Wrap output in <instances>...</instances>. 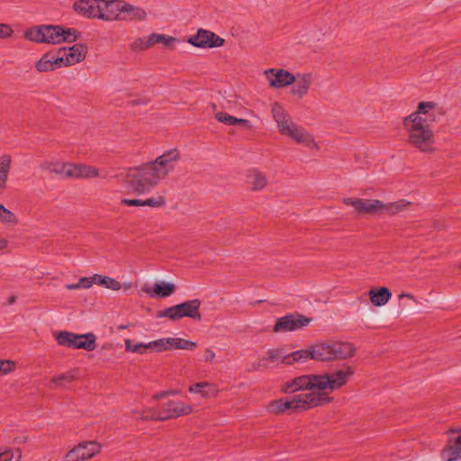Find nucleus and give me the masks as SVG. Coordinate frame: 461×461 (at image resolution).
Here are the masks:
<instances>
[{
	"mask_svg": "<svg viewBox=\"0 0 461 461\" xmlns=\"http://www.w3.org/2000/svg\"><path fill=\"white\" fill-rule=\"evenodd\" d=\"M122 0H102L99 20L106 22H120Z\"/></svg>",
	"mask_w": 461,
	"mask_h": 461,
	"instance_id": "nucleus-16",
	"label": "nucleus"
},
{
	"mask_svg": "<svg viewBox=\"0 0 461 461\" xmlns=\"http://www.w3.org/2000/svg\"><path fill=\"white\" fill-rule=\"evenodd\" d=\"M443 112L434 102H420L417 110L407 117H412L417 122L431 127L432 123L438 122L443 115Z\"/></svg>",
	"mask_w": 461,
	"mask_h": 461,
	"instance_id": "nucleus-7",
	"label": "nucleus"
},
{
	"mask_svg": "<svg viewBox=\"0 0 461 461\" xmlns=\"http://www.w3.org/2000/svg\"><path fill=\"white\" fill-rule=\"evenodd\" d=\"M75 340V349L93 351L96 348V336L93 332L77 334Z\"/></svg>",
	"mask_w": 461,
	"mask_h": 461,
	"instance_id": "nucleus-28",
	"label": "nucleus"
},
{
	"mask_svg": "<svg viewBox=\"0 0 461 461\" xmlns=\"http://www.w3.org/2000/svg\"><path fill=\"white\" fill-rule=\"evenodd\" d=\"M102 0H77L73 5L74 11L89 19H98Z\"/></svg>",
	"mask_w": 461,
	"mask_h": 461,
	"instance_id": "nucleus-18",
	"label": "nucleus"
},
{
	"mask_svg": "<svg viewBox=\"0 0 461 461\" xmlns=\"http://www.w3.org/2000/svg\"><path fill=\"white\" fill-rule=\"evenodd\" d=\"M79 35L80 32L74 28L45 24L44 43L56 45L62 42H73L78 39Z\"/></svg>",
	"mask_w": 461,
	"mask_h": 461,
	"instance_id": "nucleus-6",
	"label": "nucleus"
},
{
	"mask_svg": "<svg viewBox=\"0 0 461 461\" xmlns=\"http://www.w3.org/2000/svg\"><path fill=\"white\" fill-rule=\"evenodd\" d=\"M411 118L406 116L403 119V127L408 134L407 142L420 152H434L435 136L432 128L422 125Z\"/></svg>",
	"mask_w": 461,
	"mask_h": 461,
	"instance_id": "nucleus-4",
	"label": "nucleus"
},
{
	"mask_svg": "<svg viewBox=\"0 0 461 461\" xmlns=\"http://www.w3.org/2000/svg\"><path fill=\"white\" fill-rule=\"evenodd\" d=\"M271 113L279 132L293 122L288 112L277 102L272 104Z\"/></svg>",
	"mask_w": 461,
	"mask_h": 461,
	"instance_id": "nucleus-24",
	"label": "nucleus"
},
{
	"mask_svg": "<svg viewBox=\"0 0 461 461\" xmlns=\"http://www.w3.org/2000/svg\"><path fill=\"white\" fill-rule=\"evenodd\" d=\"M44 32L45 24L32 26L24 32V38L32 42L44 43Z\"/></svg>",
	"mask_w": 461,
	"mask_h": 461,
	"instance_id": "nucleus-36",
	"label": "nucleus"
},
{
	"mask_svg": "<svg viewBox=\"0 0 461 461\" xmlns=\"http://www.w3.org/2000/svg\"><path fill=\"white\" fill-rule=\"evenodd\" d=\"M144 351L146 352L148 349L155 350V346L153 344V341H150L149 343H143Z\"/></svg>",
	"mask_w": 461,
	"mask_h": 461,
	"instance_id": "nucleus-57",
	"label": "nucleus"
},
{
	"mask_svg": "<svg viewBox=\"0 0 461 461\" xmlns=\"http://www.w3.org/2000/svg\"><path fill=\"white\" fill-rule=\"evenodd\" d=\"M14 367V363L13 361H9V365H2L1 366V373L0 374H7L12 371Z\"/></svg>",
	"mask_w": 461,
	"mask_h": 461,
	"instance_id": "nucleus-54",
	"label": "nucleus"
},
{
	"mask_svg": "<svg viewBox=\"0 0 461 461\" xmlns=\"http://www.w3.org/2000/svg\"><path fill=\"white\" fill-rule=\"evenodd\" d=\"M270 366L267 357L258 358V362L251 365V370L258 371L267 369Z\"/></svg>",
	"mask_w": 461,
	"mask_h": 461,
	"instance_id": "nucleus-48",
	"label": "nucleus"
},
{
	"mask_svg": "<svg viewBox=\"0 0 461 461\" xmlns=\"http://www.w3.org/2000/svg\"><path fill=\"white\" fill-rule=\"evenodd\" d=\"M150 37L152 46L156 43H162L170 50H173L175 48L174 45L177 41L176 38L166 34L151 33Z\"/></svg>",
	"mask_w": 461,
	"mask_h": 461,
	"instance_id": "nucleus-40",
	"label": "nucleus"
},
{
	"mask_svg": "<svg viewBox=\"0 0 461 461\" xmlns=\"http://www.w3.org/2000/svg\"><path fill=\"white\" fill-rule=\"evenodd\" d=\"M332 360L348 359L356 353V348L349 342L334 341L331 342Z\"/></svg>",
	"mask_w": 461,
	"mask_h": 461,
	"instance_id": "nucleus-23",
	"label": "nucleus"
},
{
	"mask_svg": "<svg viewBox=\"0 0 461 461\" xmlns=\"http://www.w3.org/2000/svg\"><path fill=\"white\" fill-rule=\"evenodd\" d=\"M192 411L193 408L189 404L177 401H169L159 410L158 416L145 415L142 419L145 420H167L188 415Z\"/></svg>",
	"mask_w": 461,
	"mask_h": 461,
	"instance_id": "nucleus-8",
	"label": "nucleus"
},
{
	"mask_svg": "<svg viewBox=\"0 0 461 461\" xmlns=\"http://www.w3.org/2000/svg\"><path fill=\"white\" fill-rule=\"evenodd\" d=\"M215 118L226 125H238L246 130H251L252 123L250 121L241 118H237L228 114L224 112H219L215 114Z\"/></svg>",
	"mask_w": 461,
	"mask_h": 461,
	"instance_id": "nucleus-27",
	"label": "nucleus"
},
{
	"mask_svg": "<svg viewBox=\"0 0 461 461\" xmlns=\"http://www.w3.org/2000/svg\"><path fill=\"white\" fill-rule=\"evenodd\" d=\"M411 204V202L405 199H400L398 201L385 203L382 201V208L380 213H385L388 215H395L403 210L407 209V207Z\"/></svg>",
	"mask_w": 461,
	"mask_h": 461,
	"instance_id": "nucleus-32",
	"label": "nucleus"
},
{
	"mask_svg": "<svg viewBox=\"0 0 461 461\" xmlns=\"http://www.w3.org/2000/svg\"><path fill=\"white\" fill-rule=\"evenodd\" d=\"M333 398H326L324 393H300L291 397L272 401L268 411L272 413H283L286 411L294 412L307 411L331 402Z\"/></svg>",
	"mask_w": 461,
	"mask_h": 461,
	"instance_id": "nucleus-3",
	"label": "nucleus"
},
{
	"mask_svg": "<svg viewBox=\"0 0 461 461\" xmlns=\"http://www.w3.org/2000/svg\"><path fill=\"white\" fill-rule=\"evenodd\" d=\"M76 379V375L73 372H67L51 378V383L56 386H63L65 384L72 383Z\"/></svg>",
	"mask_w": 461,
	"mask_h": 461,
	"instance_id": "nucleus-43",
	"label": "nucleus"
},
{
	"mask_svg": "<svg viewBox=\"0 0 461 461\" xmlns=\"http://www.w3.org/2000/svg\"><path fill=\"white\" fill-rule=\"evenodd\" d=\"M126 328H127V326H126V325H120V326L118 327V329H119V330H122V329H126Z\"/></svg>",
	"mask_w": 461,
	"mask_h": 461,
	"instance_id": "nucleus-64",
	"label": "nucleus"
},
{
	"mask_svg": "<svg viewBox=\"0 0 461 461\" xmlns=\"http://www.w3.org/2000/svg\"><path fill=\"white\" fill-rule=\"evenodd\" d=\"M165 204H166V199L161 195H158L156 197H150V198L143 200L144 206L159 208V207L164 206Z\"/></svg>",
	"mask_w": 461,
	"mask_h": 461,
	"instance_id": "nucleus-46",
	"label": "nucleus"
},
{
	"mask_svg": "<svg viewBox=\"0 0 461 461\" xmlns=\"http://www.w3.org/2000/svg\"><path fill=\"white\" fill-rule=\"evenodd\" d=\"M167 392L169 393V395H175V394H177L179 393L176 390H169V391H167Z\"/></svg>",
	"mask_w": 461,
	"mask_h": 461,
	"instance_id": "nucleus-63",
	"label": "nucleus"
},
{
	"mask_svg": "<svg viewBox=\"0 0 461 461\" xmlns=\"http://www.w3.org/2000/svg\"><path fill=\"white\" fill-rule=\"evenodd\" d=\"M188 391L192 393L201 394L203 397L214 396L217 393L214 385L207 382L196 383L189 386Z\"/></svg>",
	"mask_w": 461,
	"mask_h": 461,
	"instance_id": "nucleus-34",
	"label": "nucleus"
},
{
	"mask_svg": "<svg viewBox=\"0 0 461 461\" xmlns=\"http://www.w3.org/2000/svg\"><path fill=\"white\" fill-rule=\"evenodd\" d=\"M145 415H155V416H158V414H156L152 410H145V411H142L141 416H140V419L144 420L142 419V417L145 416Z\"/></svg>",
	"mask_w": 461,
	"mask_h": 461,
	"instance_id": "nucleus-59",
	"label": "nucleus"
},
{
	"mask_svg": "<svg viewBox=\"0 0 461 461\" xmlns=\"http://www.w3.org/2000/svg\"><path fill=\"white\" fill-rule=\"evenodd\" d=\"M56 340L59 346L75 349L77 334L70 331H59L55 334Z\"/></svg>",
	"mask_w": 461,
	"mask_h": 461,
	"instance_id": "nucleus-37",
	"label": "nucleus"
},
{
	"mask_svg": "<svg viewBox=\"0 0 461 461\" xmlns=\"http://www.w3.org/2000/svg\"><path fill=\"white\" fill-rule=\"evenodd\" d=\"M313 75L312 73L297 74L291 93L298 98H303L309 94L313 84Z\"/></svg>",
	"mask_w": 461,
	"mask_h": 461,
	"instance_id": "nucleus-20",
	"label": "nucleus"
},
{
	"mask_svg": "<svg viewBox=\"0 0 461 461\" xmlns=\"http://www.w3.org/2000/svg\"><path fill=\"white\" fill-rule=\"evenodd\" d=\"M153 344L155 346V351L161 352L164 350H167L165 339H159L153 341Z\"/></svg>",
	"mask_w": 461,
	"mask_h": 461,
	"instance_id": "nucleus-52",
	"label": "nucleus"
},
{
	"mask_svg": "<svg viewBox=\"0 0 461 461\" xmlns=\"http://www.w3.org/2000/svg\"><path fill=\"white\" fill-rule=\"evenodd\" d=\"M147 17L148 14L144 8L122 0L120 22H143Z\"/></svg>",
	"mask_w": 461,
	"mask_h": 461,
	"instance_id": "nucleus-17",
	"label": "nucleus"
},
{
	"mask_svg": "<svg viewBox=\"0 0 461 461\" xmlns=\"http://www.w3.org/2000/svg\"><path fill=\"white\" fill-rule=\"evenodd\" d=\"M346 205L352 206L357 214H375L380 213L382 201L378 199L344 198Z\"/></svg>",
	"mask_w": 461,
	"mask_h": 461,
	"instance_id": "nucleus-13",
	"label": "nucleus"
},
{
	"mask_svg": "<svg viewBox=\"0 0 461 461\" xmlns=\"http://www.w3.org/2000/svg\"><path fill=\"white\" fill-rule=\"evenodd\" d=\"M187 42L196 48L212 49L223 46L225 41L216 33L200 28L194 35L187 39Z\"/></svg>",
	"mask_w": 461,
	"mask_h": 461,
	"instance_id": "nucleus-11",
	"label": "nucleus"
},
{
	"mask_svg": "<svg viewBox=\"0 0 461 461\" xmlns=\"http://www.w3.org/2000/svg\"><path fill=\"white\" fill-rule=\"evenodd\" d=\"M0 221L5 224L15 225L17 223V218L13 212L5 208L3 204H0Z\"/></svg>",
	"mask_w": 461,
	"mask_h": 461,
	"instance_id": "nucleus-42",
	"label": "nucleus"
},
{
	"mask_svg": "<svg viewBox=\"0 0 461 461\" xmlns=\"http://www.w3.org/2000/svg\"><path fill=\"white\" fill-rule=\"evenodd\" d=\"M247 184L252 191H261L267 185L266 175L257 168L250 169L247 174Z\"/></svg>",
	"mask_w": 461,
	"mask_h": 461,
	"instance_id": "nucleus-25",
	"label": "nucleus"
},
{
	"mask_svg": "<svg viewBox=\"0 0 461 461\" xmlns=\"http://www.w3.org/2000/svg\"><path fill=\"white\" fill-rule=\"evenodd\" d=\"M14 33V30L9 24L0 23V39H7Z\"/></svg>",
	"mask_w": 461,
	"mask_h": 461,
	"instance_id": "nucleus-49",
	"label": "nucleus"
},
{
	"mask_svg": "<svg viewBox=\"0 0 461 461\" xmlns=\"http://www.w3.org/2000/svg\"><path fill=\"white\" fill-rule=\"evenodd\" d=\"M405 297L406 299H411V300H414V296L411 294H405V293H402L399 295V298L402 299Z\"/></svg>",
	"mask_w": 461,
	"mask_h": 461,
	"instance_id": "nucleus-60",
	"label": "nucleus"
},
{
	"mask_svg": "<svg viewBox=\"0 0 461 461\" xmlns=\"http://www.w3.org/2000/svg\"><path fill=\"white\" fill-rule=\"evenodd\" d=\"M447 433H458V436L448 438L447 442L440 454L442 460L455 461L461 459V428H452L447 431Z\"/></svg>",
	"mask_w": 461,
	"mask_h": 461,
	"instance_id": "nucleus-14",
	"label": "nucleus"
},
{
	"mask_svg": "<svg viewBox=\"0 0 461 461\" xmlns=\"http://www.w3.org/2000/svg\"><path fill=\"white\" fill-rule=\"evenodd\" d=\"M434 228L437 230H440L442 228V225L438 221H435Z\"/></svg>",
	"mask_w": 461,
	"mask_h": 461,
	"instance_id": "nucleus-62",
	"label": "nucleus"
},
{
	"mask_svg": "<svg viewBox=\"0 0 461 461\" xmlns=\"http://www.w3.org/2000/svg\"><path fill=\"white\" fill-rule=\"evenodd\" d=\"M169 395V393H167V391H162V392H159L156 394L153 395V398L155 400H159V399H162L166 396H168Z\"/></svg>",
	"mask_w": 461,
	"mask_h": 461,
	"instance_id": "nucleus-56",
	"label": "nucleus"
},
{
	"mask_svg": "<svg viewBox=\"0 0 461 461\" xmlns=\"http://www.w3.org/2000/svg\"><path fill=\"white\" fill-rule=\"evenodd\" d=\"M141 291L150 297L158 296L165 298L175 293L176 286L171 283L159 282L155 284L153 287L145 285L141 287Z\"/></svg>",
	"mask_w": 461,
	"mask_h": 461,
	"instance_id": "nucleus-22",
	"label": "nucleus"
},
{
	"mask_svg": "<svg viewBox=\"0 0 461 461\" xmlns=\"http://www.w3.org/2000/svg\"><path fill=\"white\" fill-rule=\"evenodd\" d=\"M354 373L352 366L344 365L342 368L331 373L303 375L285 382L281 391L284 393H293L306 390L309 391L307 393H324L326 398H331L329 394L344 386Z\"/></svg>",
	"mask_w": 461,
	"mask_h": 461,
	"instance_id": "nucleus-2",
	"label": "nucleus"
},
{
	"mask_svg": "<svg viewBox=\"0 0 461 461\" xmlns=\"http://www.w3.org/2000/svg\"><path fill=\"white\" fill-rule=\"evenodd\" d=\"M15 301H16V297L13 295V296L9 297L8 303L13 304L15 303Z\"/></svg>",
	"mask_w": 461,
	"mask_h": 461,
	"instance_id": "nucleus-61",
	"label": "nucleus"
},
{
	"mask_svg": "<svg viewBox=\"0 0 461 461\" xmlns=\"http://www.w3.org/2000/svg\"><path fill=\"white\" fill-rule=\"evenodd\" d=\"M66 288L68 290L80 289L79 283L77 282L76 284H68V285H66Z\"/></svg>",
	"mask_w": 461,
	"mask_h": 461,
	"instance_id": "nucleus-58",
	"label": "nucleus"
},
{
	"mask_svg": "<svg viewBox=\"0 0 461 461\" xmlns=\"http://www.w3.org/2000/svg\"><path fill=\"white\" fill-rule=\"evenodd\" d=\"M122 204L126 206H144L142 199H128L124 198L122 200Z\"/></svg>",
	"mask_w": 461,
	"mask_h": 461,
	"instance_id": "nucleus-51",
	"label": "nucleus"
},
{
	"mask_svg": "<svg viewBox=\"0 0 461 461\" xmlns=\"http://www.w3.org/2000/svg\"><path fill=\"white\" fill-rule=\"evenodd\" d=\"M150 47H152L150 35L149 36L148 39L139 38L135 40L134 42L131 44V48L134 50H144L149 49Z\"/></svg>",
	"mask_w": 461,
	"mask_h": 461,
	"instance_id": "nucleus-44",
	"label": "nucleus"
},
{
	"mask_svg": "<svg viewBox=\"0 0 461 461\" xmlns=\"http://www.w3.org/2000/svg\"><path fill=\"white\" fill-rule=\"evenodd\" d=\"M179 159L180 153L176 149H168L153 161L131 170L124 183L133 193H148L174 169Z\"/></svg>",
	"mask_w": 461,
	"mask_h": 461,
	"instance_id": "nucleus-1",
	"label": "nucleus"
},
{
	"mask_svg": "<svg viewBox=\"0 0 461 461\" xmlns=\"http://www.w3.org/2000/svg\"><path fill=\"white\" fill-rule=\"evenodd\" d=\"M215 357V353L211 348H206L203 355V360L205 362H212Z\"/></svg>",
	"mask_w": 461,
	"mask_h": 461,
	"instance_id": "nucleus-53",
	"label": "nucleus"
},
{
	"mask_svg": "<svg viewBox=\"0 0 461 461\" xmlns=\"http://www.w3.org/2000/svg\"><path fill=\"white\" fill-rule=\"evenodd\" d=\"M95 284L104 286L105 288L111 289L113 291H118L121 288H124L125 290H128L131 287V283L124 284L123 285L114 278H112L110 276H101V275H95Z\"/></svg>",
	"mask_w": 461,
	"mask_h": 461,
	"instance_id": "nucleus-31",
	"label": "nucleus"
},
{
	"mask_svg": "<svg viewBox=\"0 0 461 461\" xmlns=\"http://www.w3.org/2000/svg\"><path fill=\"white\" fill-rule=\"evenodd\" d=\"M35 68L40 73L53 71L50 60V52H46L41 56V58L35 63Z\"/></svg>",
	"mask_w": 461,
	"mask_h": 461,
	"instance_id": "nucleus-41",
	"label": "nucleus"
},
{
	"mask_svg": "<svg viewBox=\"0 0 461 461\" xmlns=\"http://www.w3.org/2000/svg\"><path fill=\"white\" fill-rule=\"evenodd\" d=\"M201 303L199 299L188 300L158 312L157 316L158 318H167L171 321H177L187 317L200 321L202 320L200 313Z\"/></svg>",
	"mask_w": 461,
	"mask_h": 461,
	"instance_id": "nucleus-5",
	"label": "nucleus"
},
{
	"mask_svg": "<svg viewBox=\"0 0 461 461\" xmlns=\"http://www.w3.org/2000/svg\"><path fill=\"white\" fill-rule=\"evenodd\" d=\"M279 133L290 138L297 144H302L310 149H319L318 144L315 142L312 135L302 126L296 124L294 121L290 124L286 125L285 129H282Z\"/></svg>",
	"mask_w": 461,
	"mask_h": 461,
	"instance_id": "nucleus-10",
	"label": "nucleus"
},
{
	"mask_svg": "<svg viewBox=\"0 0 461 461\" xmlns=\"http://www.w3.org/2000/svg\"><path fill=\"white\" fill-rule=\"evenodd\" d=\"M67 171V177L68 178H94L98 177L99 175V169L85 165V164H74L69 163V166L68 167Z\"/></svg>",
	"mask_w": 461,
	"mask_h": 461,
	"instance_id": "nucleus-19",
	"label": "nucleus"
},
{
	"mask_svg": "<svg viewBox=\"0 0 461 461\" xmlns=\"http://www.w3.org/2000/svg\"><path fill=\"white\" fill-rule=\"evenodd\" d=\"M11 157L9 155H2L0 157V194L6 187L8 174L11 168Z\"/></svg>",
	"mask_w": 461,
	"mask_h": 461,
	"instance_id": "nucleus-33",
	"label": "nucleus"
},
{
	"mask_svg": "<svg viewBox=\"0 0 461 461\" xmlns=\"http://www.w3.org/2000/svg\"><path fill=\"white\" fill-rule=\"evenodd\" d=\"M50 60L52 65V70H55L56 68H59L62 67H68L67 59L64 58V56L55 57L50 53Z\"/></svg>",
	"mask_w": 461,
	"mask_h": 461,
	"instance_id": "nucleus-47",
	"label": "nucleus"
},
{
	"mask_svg": "<svg viewBox=\"0 0 461 461\" xmlns=\"http://www.w3.org/2000/svg\"><path fill=\"white\" fill-rule=\"evenodd\" d=\"M63 51V56L67 59V66H72L79 63L86 58L87 48L86 44L77 43L72 47L59 49V52Z\"/></svg>",
	"mask_w": 461,
	"mask_h": 461,
	"instance_id": "nucleus-21",
	"label": "nucleus"
},
{
	"mask_svg": "<svg viewBox=\"0 0 461 461\" xmlns=\"http://www.w3.org/2000/svg\"><path fill=\"white\" fill-rule=\"evenodd\" d=\"M101 451V445L95 441H83L70 449L65 461H84L90 459Z\"/></svg>",
	"mask_w": 461,
	"mask_h": 461,
	"instance_id": "nucleus-12",
	"label": "nucleus"
},
{
	"mask_svg": "<svg viewBox=\"0 0 461 461\" xmlns=\"http://www.w3.org/2000/svg\"><path fill=\"white\" fill-rule=\"evenodd\" d=\"M308 359H311L309 348L286 353V365H293L297 362L303 363Z\"/></svg>",
	"mask_w": 461,
	"mask_h": 461,
	"instance_id": "nucleus-38",
	"label": "nucleus"
},
{
	"mask_svg": "<svg viewBox=\"0 0 461 461\" xmlns=\"http://www.w3.org/2000/svg\"><path fill=\"white\" fill-rule=\"evenodd\" d=\"M13 454L9 451L0 453V461H10L13 458Z\"/></svg>",
	"mask_w": 461,
	"mask_h": 461,
	"instance_id": "nucleus-55",
	"label": "nucleus"
},
{
	"mask_svg": "<svg viewBox=\"0 0 461 461\" xmlns=\"http://www.w3.org/2000/svg\"><path fill=\"white\" fill-rule=\"evenodd\" d=\"M125 350L127 352H132L137 354L145 353L142 342L133 344L132 340L130 339H125Z\"/></svg>",
	"mask_w": 461,
	"mask_h": 461,
	"instance_id": "nucleus-45",
	"label": "nucleus"
},
{
	"mask_svg": "<svg viewBox=\"0 0 461 461\" xmlns=\"http://www.w3.org/2000/svg\"><path fill=\"white\" fill-rule=\"evenodd\" d=\"M80 288H89L95 284V275L90 277H82L78 281Z\"/></svg>",
	"mask_w": 461,
	"mask_h": 461,
	"instance_id": "nucleus-50",
	"label": "nucleus"
},
{
	"mask_svg": "<svg viewBox=\"0 0 461 461\" xmlns=\"http://www.w3.org/2000/svg\"><path fill=\"white\" fill-rule=\"evenodd\" d=\"M311 359L332 361L331 342L317 344L310 348Z\"/></svg>",
	"mask_w": 461,
	"mask_h": 461,
	"instance_id": "nucleus-26",
	"label": "nucleus"
},
{
	"mask_svg": "<svg viewBox=\"0 0 461 461\" xmlns=\"http://www.w3.org/2000/svg\"><path fill=\"white\" fill-rule=\"evenodd\" d=\"M369 300L375 306H383L388 303L392 294L387 287L371 289L368 292Z\"/></svg>",
	"mask_w": 461,
	"mask_h": 461,
	"instance_id": "nucleus-29",
	"label": "nucleus"
},
{
	"mask_svg": "<svg viewBox=\"0 0 461 461\" xmlns=\"http://www.w3.org/2000/svg\"><path fill=\"white\" fill-rule=\"evenodd\" d=\"M267 354L269 365H286V353L283 348H272L269 349Z\"/></svg>",
	"mask_w": 461,
	"mask_h": 461,
	"instance_id": "nucleus-39",
	"label": "nucleus"
},
{
	"mask_svg": "<svg viewBox=\"0 0 461 461\" xmlns=\"http://www.w3.org/2000/svg\"><path fill=\"white\" fill-rule=\"evenodd\" d=\"M265 76L269 81V86L274 88H282L292 85L295 81V76L287 70L269 68L265 70Z\"/></svg>",
	"mask_w": 461,
	"mask_h": 461,
	"instance_id": "nucleus-15",
	"label": "nucleus"
},
{
	"mask_svg": "<svg viewBox=\"0 0 461 461\" xmlns=\"http://www.w3.org/2000/svg\"><path fill=\"white\" fill-rule=\"evenodd\" d=\"M69 166V163H64L61 161H45L41 164V168L42 170H46L50 173H55L58 175H63L67 177V171L68 167Z\"/></svg>",
	"mask_w": 461,
	"mask_h": 461,
	"instance_id": "nucleus-35",
	"label": "nucleus"
},
{
	"mask_svg": "<svg viewBox=\"0 0 461 461\" xmlns=\"http://www.w3.org/2000/svg\"><path fill=\"white\" fill-rule=\"evenodd\" d=\"M167 350L171 349H185L194 350L197 344L194 341L187 340L182 338H166L165 339Z\"/></svg>",
	"mask_w": 461,
	"mask_h": 461,
	"instance_id": "nucleus-30",
	"label": "nucleus"
},
{
	"mask_svg": "<svg viewBox=\"0 0 461 461\" xmlns=\"http://www.w3.org/2000/svg\"><path fill=\"white\" fill-rule=\"evenodd\" d=\"M311 321V318H308L303 314L297 312L290 313L276 320V322L273 328V331L276 333L294 331L308 326Z\"/></svg>",
	"mask_w": 461,
	"mask_h": 461,
	"instance_id": "nucleus-9",
	"label": "nucleus"
}]
</instances>
